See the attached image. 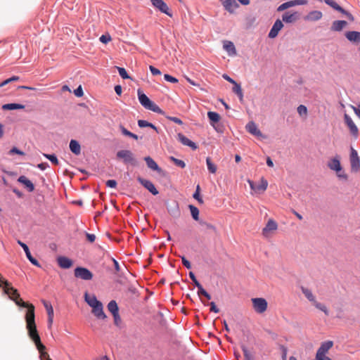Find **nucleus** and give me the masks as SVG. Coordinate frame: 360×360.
<instances>
[{"mask_svg": "<svg viewBox=\"0 0 360 360\" xmlns=\"http://www.w3.org/2000/svg\"><path fill=\"white\" fill-rule=\"evenodd\" d=\"M115 91L117 95L120 96L122 94V86L120 85L115 86Z\"/></svg>", "mask_w": 360, "mask_h": 360, "instance_id": "nucleus-63", "label": "nucleus"}, {"mask_svg": "<svg viewBox=\"0 0 360 360\" xmlns=\"http://www.w3.org/2000/svg\"><path fill=\"white\" fill-rule=\"evenodd\" d=\"M323 16V14L319 11H312L304 17L305 21L314 22L319 20Z\"/></svg>", "mask_w": 360, "mask_h": 360, "instance_id": "nucleus-17", "label": "nucleus"}, {"mask_svg": "<svg viewBox=\"0 0 360 360\" xmlns=\"http://www.w3.org/2000/svg\"><path fill=\"white\" fill-rule=\"evenodd\" d=\"M326 2L327 4H328L330 6H332L333 8H335V10H337V11H340V12H341V13H344V14H345V15L349 18V20H354L353 16H352L350 13H349L346 12V11H345L342 7H340V6L337 4V2H336V1H326Z\"/></svg>", "mask_w": 360, "mask_h": 360, "instance_id": "nucleus-27", "label": "nucleus"}, {"mask_svg": "<svg viewBox=\"0 0 360 360\" xmlns=\"http://www.w3.org/2000/svg\"><path fill=\"white\" fill-rule=\"evenodd\" d=\"M152 4L162 13L167 14L169 17L172 16V13L165 1H152Z\"/></svg>", "mask_w": 360, "mask_h": 360, "instance_id": "nucleus-11", "label": "nucleus"}, {"mask_svg": "<svg viewBox=\"0 0 360 360\" xmlns=\"http://www.w3.org/2000/svg\"><path fill=\"white\" fill-rule=\"evenodd\" d=\"M188 208L190 210L191 216L193 219L195 221H198L199 219V210L198 207L193 205H189Z\"/></svg>", "mask_w": 360, "mask_h": 360, "instance_id": "nucleus-35", "label": "nucleus"}, {"mask_svg": "<svg viewBox=\"0 0 360 360\" xmlns=\"http://www.w3.org/2000/svg\"><path fill=\"white\" fill-rule=\"evenodd\" d=\"M181 261L184 266L187 268L188 269H190L191 268V264L188 260L186 259L185 257H181Z\"/></svg>", "mask_w": 360, "mask_h": 360, "instance_id": "nucleus-50", "label": "nucleus"}, {"mask_svg": "<svg viewBox=\"0 0 360 360\" xmlns=\"http://www.w3.org/2000/svg\"><path fill=\"white\" fill-rule=\"evenodd\" d=\"M283 20L285 22L290 23L295 22L297 19V13H285L282 16Z\"/></svg>", "mask_w": 360, "mask_h": 360, "instance_id": "nucleus-28", "label": "nucleus"}, {"mask_svg": "<svg viewBox=\"0 0 360 360\" xmlns=\"http://www.w3.org/2000/svg\"><path fill=\"white\" fill-rule=\"evenodd\" d=\"M86 236L87 240L90 243H94L96 240V236L94 234L86 233Z\"/></svg>", "mask_w": 360, "mask_h": 360, "instance_id": "nucleus-59", "label": "nucleus"}, {"mask_svg": "<svg viewBox=\"0 0 360 360\" xmlns=\"http://www.w3.org/2000/svg\"><path fill=\"white\" fill-rule=\"evenodd\" d=\"M106 186L110 188H115L117 186V181L113 179L108 180L106 181Z\"/></svg>", "mask_w": 360, "mask_h": 360, "instance_id": "nucleus-53", "label": "nucleus"}, {"mask_svg": "<svg viewBox=\"0 0 360 360\" xmlns=\"http://www.w3.org/2000/svg\"><path fill=\"white\" fill-rule=\"evenodd\" d=\"M283 27V24L281 20H276L269 33V37L271 39L275 38Z\"/></svg>", "mask_w": 360, "mask_h": 360, "instance_id": "nucleus-13", "label": "nucleus"}, {"mask_svg": "<svg viewBox=\"0 0 360 360\" xmlns=\"http://www.w3.org/2000/svg\"><path fill=\"white\" fill-rule=\"evenodd\" d=\"M352 108L357 116L360 117V105L357 107L352 106Z\"/></svg>", "mask_w": 360, "mask_h": 360, "instance_id": "nucleus-64", "label": "nucleus"}, {"mask_svg": "<svg viewBox=\"0 0 360 360\" xmlns=\"http://www.w3.org/2000/svg\"><path fill=\"white\" fill-rule=\"evenodd\" d=\"M206 163L209 172L212 174H214L217 172V165L212 162L210 158H207Z\"/></svg>", "mask_w": 360, "mask_h": 360, "instance_id": "nucleus-38", "label": "nucleus"}, {"mask_svg": "<svg viewBox=\"0 0 360 360\" xmlns=\"http://www.w3.org/2000/svg\"><path fill=\"white\" fill-rule=\"evenodd\" d=\"M49 167V165L46 162H42L37 165V167L41 170H45Z\"/></svg>", "mask_w": 360, "mask_h": 360, "instance_id": "nucleus-61", "label": "nucleus"}, {"mask_svg": "<svg viewBox=\"0 0 360 360\" xmlns=\"http://www.w3.org/2000/svg\"><path fill=\"white\" fill-rule=\"evenodd\" d=\"M10 290L14 295L12 296V297L13 298L15 303L18 306L27 308V311L25 315V321L28 335L35 344V346L40 354L41 359L49 360V359L51 358L49 354L45 351L46 347L41 343V338L37 329L35 323L34 306L32 304L24 302L20 297L19 292H18L15 290L10 288Z\"/></svg>", "mask_w": 360, "mask_h": 360, "instance_id": "nucleus-1", "label": "nucleus"}, {"mask_svg": "<svg viewBox=\"0 0 360 360\" xmlns=\"http://www.w3.org/2000/svg\"><path fill=\"white\" fill-rule=\"evenodd\" d=\"M297 112L298 114L300 115V116H307V108L305 105H300L298 107H297Z\"/></svg>", "mask_w": 360, "mask_h": 360, "instance_id": "nucleus-44", "label": "nucleus"}, {"mask_svg": "<svg viewBox=\"0 0 360 360\" xmlns=\"http://www.w3.org/2000/svg\"><path fill=\"white\" fill-rule=\"evenodd\" d=\"M108 309L112 314L118 313L119 309L117 302L115 300H111L108 304Z\"/></svg>", "mask_w": 360, "mask_h": 360, "instance_id": "nucleus-36", "label": "nucleus"}, {"mask_svg": "<svg viewBox=\"0 0 360 360\" xmlns=\"http://www.w3.org/2000/svg\"><path fill=\"white\" fill-rule=\"evenodd\" d=\"M18 243L22 248V249L24 250L25 254H26V256H27V258L29 259V261L32 264H34V266H40V264L38 262V261L34 258L30 252V250H29V248L28 246L22 243V241H20V240H18Z\"/></svg>", "mask_w": 360, "mask_h": 360, "instance_id": "nucleus-12", "label": "nucleus"}, {"mask_svg": "<svg viewBox=\"0 0 360 360\" xmlns=\"http://www.w3.org/2000/svg\"><path fill=\"white\" fill-rule=\"evenodd\" d=\"M149 69L153 75H161V72L160 71V70L153 67V65H150Z\"/></svg>", "mask_w": 360, "mask_h": 360, "instance_id": "nucleus-49", "label": "nucleus"}, {"mask_svg": "<svg viewBox=\"0 0 360 360\" xmlns=\"http://www.w3.org/2000/svg\"><path fill=\"white\" fill-rule=\"evenodd\" d=\"M112 316H113V318H114L115 324L116 326H119L120 324V323H121V319H120V316L119 315V312L112 314Z\"/></svg>", "mask_w": 360, "mask_h": 360, "instance_id": "nucleus-51", "label": "nucleus"}, {"mask_svg": "<svg viewBox=\"0 0 360 360\" xmlns=\"http://www.w3.org/2000/svg\"><path fill=\"white\" fill-rule=\"evenodd\" d=\"M247 131L255 136H262V132L260 131V130L257 128L256 124L254 122H250L247 124L246 127H245Z\"/></svg>", "mask_w": 360, "mask_h": 360, "instance_id": "nucleus-18", "label": "nucleus"}, {"mask_svg": "<svg viewBox=\"0 0 360 360\" xmlns=\"http://www.w3.org/2000/svg\"><path fill=\"white\" fill-rule=\"evenodd\" d=\"M333 342L330 340L323 342L316 352V359L319 360L321 359L328 357L326 354L328 352L329 349L333 347Z\"/></svg>", "mask_w": 360, "mask_h": 360, "instance_id": "nucleus-6", "label": "nucleus"}, {"mask_svg": "<svg viewBox=\"0 0 360 360\" xmlns=\"http://www.w3.org/2000/svg\"><path fill=\"white\" fill-rule=\"evenodd\" d=\"M345 37L351 42L358 44L360 43V32L348 31L345 34Z\"/></svg>", "mask_w": 360, "mask_h": 360, "instance_id": "nucleus-14", "label": "nucleus"}, {"mask_svg": "<svg viewBox=\"0 0 360 360\" xmlns=\"http://www.w3.org/2000/svg\"><path fill=\"white\" fill-rule=\"evenodd\" d=\"M75 95L77 97H82L84 94L83 90L81 86L74 91Z\"/></svg>", "mask_w": 360, "mask_h": 360, "instance_id": "nucleus-52", "label": "nucleus"}, {"mask_svg": "<svg viewBox=\"0 0 360 360\" xmlns=\"http://www.w3.org/2000/svg\"><path fill=\"white\" fill-rule=\"evenodd\" d=\"M18 181L22 184L29 192H32L34 190V186L32 182L25 176H20Z\"/></svg>", "mask_w": 360, "mask_h": 360, "instance_id": "nucleus-21", "label": "nucleus"}, {"mask_svg": "<svg viewBox=\"0 0 360 360\" xmlns=\"http://www.w3.org/2000/svg\"><path fill=\"white\" fill-rule=\"evenodd\" d=\"M351 169L353 172H358L360 169V158L356 150L351 148L350 154Z\"/></svg>", "mask_w": 360, "mask_h": 360, "instance_id": "nucleus-9", "label": "nucleus"}, {"mask_svg": "<svg viewBox=\"0 0 360 360\" xmlns=\"http://www.w3.org/2000/svg\"><path fill=\"white\" fill-rule=\"evenodd\" d=\"M248 182L251 189L253 190L254 191L257 192V186L255 184V183L250 179L248 180Z\"/></svg>", "mask_w": 360, "mask_h": 360, "instance_id": "nucleus-62", "label": "nucleus"}, {"mask_svg": "<svg viewBox=\"0 0 360 360\" xmlns=\"http://www.w3.org/2000/svg\"><path fill=\"white\" fill-rule=\"evenodd\" d=\"M233 84V91L238 96L240 101L242 102L243 101V94L240 85L236 82Z\"/></svg>", "mask_w": 360, "mask_h": 360, "instance_id": "nucleus-34", "label": "nucleus"}, {"mask_svg": "<svg viewBox=\"0 0 360 360\" xmlns=\"http://www.w3.org/2000/svg\"><path fill=\"white\" fill-rule=\"evenodd\" d=\"M43 155L46 158L49 160L51 162V163L53 164L54 165H59V161H58L57 157L55 155L44 153Z\"/></svg>", "mask_w": 360, "mask_h": 360, "instance_id": "nucleus-39", "label": "nucleus"}, {"mask_svg": "<svg viewBox=\"0 0 360 360\" xmlns=\"http://www.w3.org/2000/svg\"><path fill=\"white\" fill-rule=\"evenodd\" d=\"M138 97L140 103L146 109L153 112L162 114L163 112L160 108L149 99V98L143 94L140 89L138 90Z\"/></svg>", "mask_w": 360, "mask_h": 360, "instance_id": "nucleus-2", "label": "nucleus"}, {"mask_svg": "<svg viewBox=\"0 0 360 360\" xmlns=\"http://www.w3.org/2000/svg\"><path fill=\"white\" fill-rule=\"evenodd\" d=\"M25 105L22 104L18 103H7L4 104L2 106L3 110H18V109H24Z\"/></svg>", "mask_w": 360, "mask_h": 360, "instance_id": "nucleus-33", "label": "nucleus"}, {"mask_svg": "<svg viewBox=\"0 0 360 360\" xmlns=\"http://www.w3.org/2000/svg\"><path fill=\"white\" fill-rule=\"evenodd\" d=\"M306 1H286L285 3L281 4L278 8V11H284L290 7L294 6L295 5H302L304 4Z\"/></svg>", "mask_w": 360, "mask_h": 360, "instance_id": "nucleus-30", "label": "nucleus"}, {"mask_svg": "<svg viewBox=\"0 0 360 360\" xmlns=\"http://www.w3.org/2000/svg\"><path fill=\"white\" fill-rule=\"evenodd\" d=\"M117 158L123 160L125 164H131L135 165L136 164V159L133 153L129 150H121L117 153Z\"/></svg>", "mask_w": 360, "mask_h": 360, "instance_id": "nucleus-4", "label": "nucleus"}, {"mask_svg": "<svg viewBox=\"0 0 360 360\" xmlns=\"http://www.w3.org/2000/svg\"><path fill=\"white\" fill-rule=\"evenodd\" d=\"M116 68H117L118 72L122 78H123V79H129V76L128 75L126 70L124 68H120V67H116Z\"/></svg>", "mask_w": 360, "mask_h": 360, "instance_id": "nucleus-45", "label": "nucleus"}, {"mask_svg": "<svg viewBox=\"0 0 360 360\" xmlns=\"http://www.w3.org/2000/svg\"><path fill=\"white\" fill-rule=\"evenodd\" d=\"M120 129L122 131V133L124 135V136H129L130 134H131V131H128L124 127H123L122 125H120Z\"/></svg>", "mask_w": 360, "mask_h": 360, "instance_id": "nucleus-58", "label": "nucleus"}, {"mask_svg": "<svg viewBox=\"0 0 360 360\" xmlns=\"http://www.w3.org/2000/svg\"><path fill=\"white\" fill-rule=\"evenodd\" d=\"M169 120L174 122V123H176L178 124H182L183 122L176 117H167Z\"/></svg>", "mask_w": 360, "mask_h": 360, "instance_id": "nucleus-55", "label": "nucleus"}, {"mask_svg": "<svg viewBox=\"0 0 360 360\" xmlns=\"http://www.w3.org/2000/svg\"><path fill=\"white\" fill-rule=\"evenodd\" d=\"M328 167L331 169V170H334L336 172H341L342 171V167H341V165H340V160L336 158H333L328 163Z\"/></svg>", "mask_w": 360, "mask_h": 360, "instance_id": "nucleus-24", "label": "nucleus"}, {"mask_svg": "<svg viewBox=\"0 0 360 360\" xmlns=\"http://www.w3.org/2000/svg\"><path fill=\"white\" fill-rule=\"evenodd\" d=\"M58 264L63 269H69L72 266V261L66 257H59Z\"/></svg>", "mask_w": 360, "mask_h": 360, "instance_id": "nucleus-22", "label": "nucleus"}, {"mask_svg": "<svg viewBox=\"0 0 360 360\" xmlns=\"http://www.w3.org/2000/svg\"><path fill=\"white\" fill-rule=\"evenodd\" d=\"M169 159L171 160V161H172L176 166L181 167V168H184L186 167V164L185 162L181 160H179L174 157H172L171 156L169 158Z\"/></svg>", "mask_w": 360, "mask_h": 360, "instance_id": "nucleus-41", "label": "nucleus"}, {"mask_svg": "<svg viewBox=\"0 0 360 360\" xmlns=\"http://www.w3.org/2000/svg\"><path fill=\"white\" fill-rule=\"evenodd\" d=\"M207 117L210 121L211 125L214 127V124L220 120V115L215 112L210 111L207 112Z\"/></svg>", "mask_w": 360, "mask_h": 360, "instance_id": "nucleus-32", "label": "nucleus"}, {"mask_svg": "<svg viewBox=\"0 0 360 360\" xmlns=\"http://www.w3.org/2000/svg\"><path fill=\"white\" fill-rule=\"evenodd\" d=\"M223 48L230 56H235L237 54L236 47L232 41H225Z\"/></svg>", "mask_w": 360, "mask_h": 360, "instance_id": "nucleus-19", "label": "nucleus"}, {"mask_svg": "<svg viewBox=\"0 0 360 360\" xmlns=\"http://www.w3.org/2000/svg\"><path fill=\"white\" fill-rule=\"evenodd\" d=\"M242 350L243 352L245 360H254L252 355L250 353V352L248 351V348L245 346H242Z\"/></svg>", "mask_w": 360, "mask_h": 360, "instance_id": "nucleus-42", "label": "nucleus"}, {"mask_svg": "<svg viewBox=\"0 0 360 360\" xmlns=\"http://www.w3.org/2000/svg\"><path fill=\"white\" fill-rule=\"evenodd\" d=\"M345 121L347 124V127L349 128L351 133L356 137L358 136V128L356 124L354 123L351 117L345 114Z\"/></svg>", "mask_w": 360, "mask_h": 360, "instance_id": "nucleus-16", "label": "nucleus"}, {"mask_svg": "<svg viewBox=\"0 0 360 360\" xmlns=\"http://www.w3.org/2000/svg\"><path fill=\"white\" fill-rule=\"evenodd\" d=\"M99 39L102 43L107 44L112 39L110 34H103L100 37Z\"/></svg>", "mask_w": 360, "mask_h": 360, "instance_id": "nucleus-46", "label": "nucleus"}, {"mask_svg": "<svg viewBox=\"0 0 360 360\" xmlns=\"http://www.w3.org/2000/svg\"><path fill=\"white\" fill-rule=\"evenodd\" d=\"M9 154L12 155V154H18V155H25V153L20 150H19L18 148H17L16 147H13L10 151H9Z\"/></svg>", "mask_w": 360, "mask_h": 360, "instance_id": "nucleus-48", "label": "nucleus"}, {"mask_svg": "<svg viewBox=\"0 0 360 360\" xmlns=\"http://www.w3.org/2000/svg\"><path fill=\"white\" fill-rule=\"evenodd\" d=\"M198 296L203 295L207 300H210L211 299L210 295L207 292V291L202 288V286H200V288H198Z\"/></svg>", "mask_w": 360, "mask_h": 360, "instance_id": "nucleus-43", "label": "nucleus"}, {"mask_svg": "<svg viewBox=\"0 0 360 360\" xmlns=\"http://www.w3.org/2000/svg\"><path fill=\"white\" fill-rule=\"evenodd\" d=\"M177 139L183 145L188 146L193 150H196L198 148L197 145L194 142L188 139L181 133H179L177 134Z\"/></svg>", "mask_w": 360, "mask_h": 360, "instance_id": "nucleus-15", "label": "nucleus"}, {"mask_svg": "<svg viewBox=\"0 0 360 360\" xmlns=\"http://www.w3.org/2000/svg\"><path fill=\"white\" fill-rule=\"evenodd\" d=\"M223 6L231 13H233L239 7L237 1H223Z\"/></svg>", "mask_w": 360, "mask_h": 360, "instance_id": "nucleus-25", "label": "nucleus"}, {"mask_svg": "<svg viewBox=\"0 0 360 360\" xmlns=\"http://www.w3.org/2000/svg\"><path fill=\"white\" fill-rule=\"evenodd\" d=\"M144 160L147 164V166L150 169L158 172H160L161 170L160 168L157 165V163L150 157H146Z\"/></svg>", "mask_w": 360, "mask_h": 360, "instance_id": "nucleus-31", "label": "nucleus"}, {"mask_svg": "<svg viewBox=\"0 0 360 360\" xmlns=\"http://www.w3.org/2000/svg\"><path fill=\"white\" fill-rule=\"evenodd\" d=\"M164 78L166 81L172 82V83H177L178 82V79L176 78H175L168 74H165L164 75Z\"/></svg>", "mask_w": 360, "mask_h": 360, "instance_id": "nucleus-47", "label": "nucleus"}, {"mask_svg": "<svg viewBox=\"0 0 360 360\" xmlns=\"http://www.w3.org/2000/svg\"><path fill=\"white\" fill-rule=\"evenodd\" d=\"M138 125L139 127H148L149 126V122L146 120H140L138 121Z\"/></svg>", "mask_w": 360, "mask_h": 360, "instance_id": "nucleus-54", "label": "nucleus"}, {"mask_svg": "<svg viewBox=\"0 0 360 360\" xmlns=\"http://www.w3.org/2000/svg\"><path fill=\"white\" fill-rule=\"evenodd\" d=\"M278 229L277 223L272 219L268 220L266 226L262 229V235L265 238L270 237Z\"/></svg>", "mask_w": 360, "mask_h": 360, "instance_id": "nucleus-8", "label": "nucleus"}, {"mask_svg": "<svg viewBox=\"0 0 360 360\" xmlns=\"http://www.w3.org/2000/svg\"><path fill=\"white\" fill-rule=\"evenodd\" d=\"M347 25L345 20H335L331 25V30L334 32H340Z\"/></svg>", "mask_w": 360, "mask_h": 360, "instance_id": "nucleus-23", "label": "nucleus"}, {"mask_svg": "<svg viewBox=\"0 0 360 360\" xmlns=\"http://www.w3.org/2000/svg\"><path fill=\"white\" fill-rule=\"evenodd\" d=\"M112 260L114 264L115 271L119 272L120 271V266L118 262L116 259H115L114 258H112Z\"/></svg>", "mask_w": 360, "mask_h": 360, "instance_id": "nucleus-60", "label": "nucleus"}, {"mask_svg": "<svg viewBox=\"0 0 360 360\" xmlns=\"http://www.w3.org/2000/svg\"><path fill=\"white\" fill-rule=\"evenodd\" d=\"M84 299L87 304L92 308L94 307V306L98 305L99 304V303H101L100 301L97 300L95 295H89L87 292H86L84 295Z\"/></svg>", "mask_w": 360, "mask_h": 360, "instance_id": "nucleus-26", "label": "nucleus"}, {"mask_svg": "<svg viewBox=\"0 0 360 360\" xmlns=\"http://www.w3.org/2000/svg\"><path fill=\"white\" fill-rule=\"evenodd\" d=\"M200 224L202 225L205 226L208 229H211V230H213V231H215V229H216L215 226L214 225L210 224V223L202 221V222H200Z\"/></svg>", "mask_w": 360, "mask_h": 360, "instance_id": "nucleus-56", "label": "nucleus"}, {"mask_svg": "<svg viewBox=\"0 0 360 360\" xmlns=\"http://www.w3.org/2000/svg\"><path fill=\"white\" fill-rule=\"evenodd\" d=\"M74 274L75 277L85 281H90L93 278V274L84 267H77L74 271Z\"/></svg>", "mask_w": 360, "mask_h": 360, "instance_id": "nucleus-7", "label": "nucleus"}, {"mask_svg": "<svg viewBox=\"0 0 360 360\" xmlns=\"http://www.w3.org/2000/svg\"><path fill=\"white\" fill-rule=\"evenodd\" d=\"M252 307L257 314H263L267 309L268 303L264 298L256 297L251 300Z\"/></svg>", "mask_w": 360, "mask_h": 360, "instance_id": "nucleus-5", "label": "nucleus"}, {"mask_svg": "<svg viewBox=\"0 0 360 360\" xmlns=\"http://www.w3.org/2000/svg\"><path fill=\"white\" fill-rule=\"evenodd\" d=\"M302 292L304 295V296L307 297V299L311 302V304L318 309L323 311L326 316L329 315V311L327 308V307L319 302L316 301L315 296L312 293L311 290L302 287Z\"/></svg>", "mask_w": 360, "mask_h": 360, "instance_id": "nucleus-3", "label": "nucleus"}, {"mask_svg": "<svg viewBox=\"0 0 360 360\" xmlns=\"http://www.w3.org/2000/svg\"><path fill=\"white\" fill-rule=\"evenodd\" d=\"M92 313L100 319H105L106 318V315L105 314L103 309L102 303H99V304L94 306L92 308Z\"/></svg>", "mask_w": 360, "mask_h": 360, "instance_id": "nucleus-20", "label": "nucleus"}, {"mask_svg": "<svg viewBox=\"0 0 360 360\" xmlns=\"http://www.w3.org/2000/svg\"><path fill=\"white\" fill-rule=\"evenodd\" d=\"M210 311H213L214 313H218L219 311V309L216 307V304L214 302H212L210 304Z\"/></svg>", "mask_w": 360, "mask_h": 360, "instance_id": "nucleus-57", "label": "nucleus"}, {"mask_svg": "<svg viewBox=\"0 0 360 360\" xmlns=\"http://www.w3.org/2000/svg\"><path fill=\"white\" fill-rule=\"evenodd\" d=\"M200 187L199 185H198L196 186V190H195V192L193 193V198H195L196 200H198V202L200 203V204H203L204 203V201L202 200V198L200 197Z\"/></svg>", "mask_w": 360, "mask_h": 360, "instance_id": "nucleus-40", "label": "nucleus"}, {"mask_svg": "<svg viewBox=\"0 0 360 360\" xmlns=\"http://www.w3.org/2000/svg\"><path fill=\"white\" fill-rule=\"evenodd\" d=\"M139 182L148 190L153 195H156L158 194V191L156 189L155 185L149 180L144 179L141 177H138Z\"/></svg>", "mask_w": 360, "mask_h": 360, "instance_id": "nucleus-10", "label": "nucleus"}, {"mask_svg": "<svg viewBox=\"0 0 360 360\" xmlns=\"http://www.w3.org/2000/svg\"><path fill=\"white\" fill-rule=\"evenodd\" d=\"M268 186V181L262 178L260 183L257 186V192H264L266 190Z\"/></svg>", "mask_w": 360, "mask_h": 360, "instance_id": "nucleus-37", "label": "nucleus"}, {"mask_svg": "<svg viewBox=\"0 0 360 360\" xmlns=\"http://www.w3.org/2000/svg\"><path fill=\"white\" fill-rule=\"evenodd\" d=\"M70 149L76 155L81 153V146L76 140H71L70 142Z\"/></svg>", "mask_w": 360, "mask_h": 360, "instance_id": "nucleus-29", "label": "nucleus"}]
</instances>
